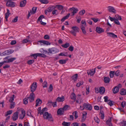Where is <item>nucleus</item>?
Returning <instances> with one entry per match:
<instances>
[{
	"instance_id": "obj_11",
	"label": "nucleus",
	"mask_w": 126,
	"mask_h": 126,
	"mask_svg": "<svg viewBox=\"0 0 126 126\" xmlns=\"http://www.w3.org/2000/svg\"><path fill=\"white\" fill-rule=\"evenodd\" d=\"M27 97L29 102H32L34 100L35 94L33 93H32L30 94V96Z\"/></svg>"
},
{
	"instance_id": "obj_35",
	"label": "nucleus",
	"mask_w": 126,
	"mask_h": 126,
	"mask_svg": "<svg viewBox=\"0 0 126 126\" xmlns=\"http://www.w3.org/2000/svg\"><path fill=\"white\" fill-rule=\"evenodd\" d=\"M71 124L70 122H67L64 121L62 124L63 126H69Z\"/></svg>"
},
{
	"instance_id": "obj_2",
	"label": "nucleus",
	"mask_w": 126,
	"mask_h": 126,
	"mask_svg": "<svg viewBox=\"0 0 126 126\" xmlns=\"http://www.w3.org/2000/svg\"><path fill=\"white\" fill-rule=\"evenodd\" d=\"M72 30L70 32L71 33L76 36V33L79 32V28L76 26H74L71 27Z\"/></svg>"
},
{
	"instance_id": "obj_55",
	"label": "nucleus",
	"mask_w": 126,
	"mask_h": 126,
	"mask_svg": "<svg viewBox=\"0 0 126 126\" xmlns=\"http://www.w3.org/2000/svg\"><path fill=\"white\" fill-rule=\"evenodd\" d=\"M83 81H81L79 82H78V83H77L76 84V86L78 87H79L80 86L82 85L83 84Z\"/></svg>"
},
{
	"instance_id": "obj_18",
	"label": "nucleus",
	"mask_w": 126,
	"mask_h": 126,
	"mask_svg": "<svg viewBox=\"0 0 126 126\" xmlns=\"http://www.w3.org/2000/svg\"><path fill=\"white\" fill-rule=\"evenodd\" d=\"M108 36L112 38H117V36L112 32H108L107 33Z\"/></svg>"
},
{
	"instance_id": "obj_12",
	"label": "nucleus",
	"mask_w": 126,
	"mask_h": 126,
	"mask_svg": "<svg viewBox=\"0 0 126 126\" xmlns=\"http://www.w3.org/2000/svg\"><path fill=\"white\" fill-rule=\"evenodd\" d=\"M18 113L17 111L15 112L13 114L12 117V119L13 121H15L17 120L18 118Z\"/></svg>"
},
{
	"instance_id": "obj_17",
	"label": "nucleus",
	"mask_w": 126,
	"mask_h": 126,
	"mask_svg": "<svg viewBox=\"0 0 126 126\" xmlns=\"http://www.w3.org/2000/svg\"><path fill=\"white\" fill-rule=\"evenodd\" d=\"M96 31L98 33H101L104 32V30L103 29L98 27L96 28Z\"/></svg>"
},
{
	"instance_id": "obj_3",
	"label": "nucleus",
	"mask_w": 126,
	"mask_h": 126,
	"mask_svg": "<svg viewBox=\"0 0 126 126\" xmlns=\"http://www.w3.org/2000/svg\"><path fill=\"white\" fill-rule=\"evenodd\" d=\"M69 12L71 14V16H73L76 14L79 10L76 7H72L70 8L68 10Z\"/></svg>"
},
{
	"instance_id": "obj_47",
	"label": "nucleus",
	"mask_w": 126,
	"mask_h": 126,
	"mask_svg": "<svg viewBox=\"0 0 126 126\" xmlns=\"http://www.w3.org/2000/svg\"><path fill=\"white\" fill-rule=\"evenodd\" d=\"M13 112V111L12 110H10L8 111L5 114V116H7L11 114Z\"/></svg>"
},
{
	"instance_id": "obj_20",
	"label": "nucleus",
	"mask_w": 126,
	"mask_h": 126,
	"mask_svg": "<svg viewBox=\"0 0 126 126\" xmlns=\"http://www.w3.org/2000/svg\"><path fill=\"white\" fill-rule=\"evenodd\" d=\"M16 59V58H11L4 60V62L5 63H10L13 62Z\"/></svg>"
},
{
	"instance_id": "obj_8",
	"label": "nucleus",
	"mask_w": 126,
	"mask_h": 126,
	"mask_svg": "<svg viewBox=\"0 0 126 126\" xmlns=\"http://www.w3.org/2000/svg\"><path fill=\"white\" fill-rule=\"evenodd\" d=\"M37 88L36 82H33L31 86V91L32 93L35 91Z\"/></svg>"
},
{
	"instance_id": "obj_23",
	"label": "nucleus",
	"mask_w": 126,
	"mask_h": 126,
	"mask_svg": "<svg viewBox=\"0 0 126 126\" xmlns=\"http://www.w3.org/2000/svg\"><path fill=\"white\" fill-rule=\"evenodd\" d=\"M38 42L40 43H42L45 45H50V43L49 42L45 40H40L38 41Z\"/></svg>"
},
{
	"instance_id": "obj_36",
	"label": "nucleus",
	"mask_w": 126,
	"mask_h": 126,
	"mask_svg": "<svg viewBox=\"0 0 126 126\" xmlns=\"http://www.w3.org/2000/svg\"><path fill=\"white\" fill-rule=\"evenodd\" d=\"M70 46V44L69 43H66L65 44H64L62 45V47L65 48H67L68 47Z\"/></svg>"
},
{
	"instance_id": "obj_61",
	"label": "nucleus",
	"mask_w": 126,
	"mask_h": 126,
	"mask_svg": "<svg viewBox=\"0 0 126 126\" xmlns=\"http://www.w3.org/2000/svg\"><path fill=\"white\" fill-rule=\"evenodd\" d=\"M44 38L45 39L48 40L49 39L50 37L48 35L46 34L44 35Z\"/></svg>"
},
{
	"instance_id": "obj_22",
	"label": "nucleus",
	"mask_w": 126,
	"mask_h": 126,
	"mask_svg": "<svg viewBox=\"0 0 126 126\" xmlns=\"http://www.w3.org/2000/svg\"><path fill=\"white\" fill-rule=\"evenodd\" d=\"M26 3V0H23L21 1L20 3L19 6L20 7H22L25 6Z\"/></svg>"
},
{
	"instance_id": "obj_30",
	"label": "nucleus",
	"mask_w": 126,
	"mask_h": 126,
	"mask_svg": "<svg viewBox=\"0 0 126 126\" xmlns=\"http://www.w3.org/2000/svg\"><path fill=\"white\" fill-rule=\"evenodd\" d=\"M111 118H110L107 120L106 121V124L107 125H109V126L112 125V123H111Z\"/></svg>"
},
{
	"instance_id": "obj_40",
	"label": "nucleus",
	"mask_w": 126,
	"mask_h": 126,
	"mask_svg": "<svg viewBox=\"0 0 126 126\" xmlns=\"http://www.w3.org/2000/svg\"><path fill=\"white\" fill-rule=\"evenodd\" d=\"M69 107V106L67 105H65L63 106V108H63V110L64 111L68 110Z\"/></svg>"
},
{
	"instance_id": "obj_48",
	"label": "nucleus",
	"mask_w": 126,
	"mask_h": 126,
	"mask_svg": "<svg viewBox=\"0 0 126 126\" xmlns=\"http://www.w3.org/2000/svg\"><path fill=\"white\" fill-rule=\"evenodd\" d=\"M39 1L43 4H47L48 3V1L47 0H39Z\"/></svg>"
},
{
	"instance_id": "obj_54",
	"label": "nucleus",
	"mask_w": 126,
	"mask_h": 126,
	"mask_svg": "<svg viewBox=\"0 0 126 126\" xmlns=\"http://www.w3.org/2000/svg\"><path fill=\"white\" fill-rule=\"evenodd\" d=\"M34 62V60H29L27 61V63L28 64L31 65Z\"/></svg>"
},
{
	"instance_id": "obj_62",
	"label": "nucleus",
	"mask_w": 126,
	"mask_h": 126,
	"mask_svg": "<svg viewBox=\"0 0 126 126\" xmlns=\"http://www.w3.org/2000/svg\"><path fill=\"white\" fill-rule=\"evenodd\" d=\"M18 17L16 16L14 18L12 21L13 22H16L17 21Z\"/></svg>"
},
{
	"instance_id": "obj_51",
	"label": "nucleus",
	"mask_w": 126,
	"mask_h": 126,
	"mask_svg": "<svg viewBox=\"0 0 126 126\" xmlns=\"http://www.w3.org/2000/svg\"><path fill=\"white\" fill-rule=\"evenodd\" d=\"M100 113L101 115L100 116L101 118L102 119H103L104 118V115L103 111H100Z\"/></svg>"
},
{
	"instance_id": "obj_7",
	"label": "nucleus",
	"mask_w": 126,
	"mask_h": 126,
	"mask_svg": "<svg viewBox=\"0 0 126 126\" xmlns=\"http://www.w3.org/2000/svg\"><path fill=\"white\" fill-rule=\"evenodd\" d=\"M11 1L8 0L6 2V5L7 7H14L15 6V3Z\"/></svg>"
},
{
	"instance_id": "obj_32",
	"label": "nucleus",
	"mask_w": 126,
	"mask_h": 126,
	"mask_svg": "<svg viewBox=\"0 0 126 126\" xmlns=\"http://www.w3.org/2000/svg\"><path fill=\"white\" fill-rule=\"evenodd\" d=\"M70 98L71 99L75 100L76 98V96L74 93H72L71 94L70 96Z\"/></svg>"
},
{
	"instance_id": "obj_27",
	"label": "nucleus",
	"mask_w": 126,
	"mask_h": 126,
	"mask_svg": "<svg viewBox=\"0 0 126 126\" xmlns=\"http://www.w3.org/2000/svg\"><path fill=\"white\" fill-rule=\"evenodd\" d=\"M64 96H62L61 97H58L56 99V101L58 102H63L64 100Z\"/></svg>"
},
{
	"instance_id": "obj_6",
	"label": "nucleus",
	"mask_w": 126,
	"mask_h": 126,
	"mask_svg": "<svg viewBox=\"0 0 126 126\" xmlns=\"http://www.w3.org/2000/svg\"><path fill=\"white\" fill-rule=\"evenodd\" d=\"M122 87V85L120 84H119L116 86L114 87L112 89L113 93L114 94L117 93L118 92L119 90V88Z\"/></svg>"
},
{
	"instance_id": "obj_34",
	"label": "nucleus",
	"mask_w": 126,
	"mask_h": 126,
	"mask_svg": "<svg viewBox=\"0 0 126 126\" xmlns=\"http://www.w3.org/2000/svg\"><path fill=\"white\" fill-rule=\"evenodd\" d=\"M85 27L83 25H82L81 26L80 28L82 30L83 33L84 34H85L86 33V32L85 29Z\"/></svg>"
},
{
	"instance_id": "obj_1",
	"label": "nucleus",
	"mask_w": 126,
	"mask_h": 126,
	"mask_svg": "<svg viewBox=\"0 0 126 126\" xmlns=\"http://www.w3.org/2000/svg\"><path fill=\"white\" fill-rule=\"evenodd\" d=\"M43 116L45 119H48L51 121H53V119L51 114L47 112H46L44 113Z\"/></svg>"
},
{
	"instance_id": "obj_25",
	"label": "nucleus",
	"mask_w": 126,
	"mask_h": 126,
	"mask_svg": "<svg viewBox=\"0 0 126 126\" xmlns=\"http://www.w3.org/2000/svg\"><path fill=\"white\" fill-rule=\"evenodd\" d=\"M56 8V7L53 6H51L49 7L47 9L48 12H51L53 10Z\"/></svg>"
},
{
	"instance_id": "obj_60",
	"label": "nucleus",
	"mask_w": 126,
	"mask_h": 126,
	"mask_svg": "<svg viewBox=\"0 0 126 126\" xmlns=\"http://www.w3.org/2000/svg\"><path fill=\"white\" fill-rule=\"evenodd\" d=\"M43 87L44 88L46 87H47V84L46 81H44V82L43 83Z\"/></svg>"
},
{
	"instance_id": "obj_26",
	"label": "nucleus",
	"mask_w": 126,
	"mask_h": 126,
	"mask_svg": "<svg viewBox=\"0 0 126 126\" xmlns=\"http://www.w3.org/2000/svg\"><path fill=\"white\" fill-rule=\"evenodd\" d=\"M70 14V13H68L66 16L63 17L61 19V21L63 22H64L65 20L68 19L69 17Z\"/></svg>"
},
{
	"instance_id": "obj_49",
	"label": "nucleus",
	"mask_w": 126,
	"mask_h": 126,
	"mask_svg": "<svg viewBox=\"0 0 126 126\" xmlns=\"http://www.w3.org/2000/svg\"><path fill=\"white\" fill-rule=\"evenodd\" d=\"M114 71H110V78H113L114 75Z\"/></svg>"
},
{
	"instance_id": "obj_37",
	"label": "nucleus",
	"mask_w": 126,
	"mask_h": 126,
	"mask_svg": "<svg viewBox=\"0 0 126 126\" xmlns=\"http://www.w3.org/2000/svg\"><path fill=\"white\" fill-rule=\"evenodd\" d=\"M78 74H76L74 75L72 77V79L74 80L75 81H76L77 80L78 78Z\"/></svg>"
},
{
	"instance_id": "obj_52",
	"label": "nucleus",
	"mask_w": 126,
	"mask_h": 126,
	"mask_svg": "<svg viewBox=\"0 0 126 126\" xmlns=\"http://www.w3.org/2000/svg\"><path fill=\"white\" fill-rule=\"evenodd\" d=\"M110 101L109 102H108V104L110 106H111L113 105L114 102L110 100H108V101Z\"/></svg>"
},
{
	"instance_id": "obj_59",
	"label": "nucleus",
	"mask_w": 126,
	"mask_h": 126,
	"mask_svg": "<svg viewBox=\"0 0 126 126\" xmlns=\"http://www.w3.org/2000/svg\"><path fill=\"white\" fill-rule=\"evenodd\" d=\"M15 105V103L14 102H12L10 106V108L11 109H13Z\"/></svg>"
},
{
	"instance_id": "obj_56",
	"label": "nucleus",
	"mask_w": 126,
	"mask_h": 126,
	"mask_svg": "<svg viewBox=\"0 0 126 126\" xmlns=\"http://www.w3.org/2000/svg\"><path fill=\"white\" fill-rule=\"evenodd\" d=\"M95 121L98 124L100 121L99 119L97 117H96L94 118Z\"/></svg>"
},
{
	"instance_id": "obj_46",
	"label": "nucleus",
	"mask_w": 126,
	"mask_h": 126,
	"mask_svg": "<svg viewBox=\"0 0 126 126\" xmlns=\"http://www.w3.org/2000/svg\"><path fill=\"white\" fill-rule=\"evenodd\" d=\"M73 114L74 115L75 119H77L78 117V112L77 111L74 112Z\"/></svg>"
},
{
	"instance_id": "obj_43",
	"label": "nucleus",
	"mask_w": 126,
	"mask_h": 126,
	"mask_svg": "<svg viewBox=\"0 0 126 126\" xmlns=\"http://www.w3.org/2000/svg\"><path fill=\"white\" fill-rule=\"evenodd\" d=\"M31 56H33L34 59H36L38 56L39 57V53H35L32 54L31 55Z\"/></svg>"
},
{
	"instance_id": "obj_57",
	"label": "nucleus",
	"mask_w": 126,
	"mask_h": 126,
	"mask_svg": "<svg viewBox=\"0 0 126 126\" xmlns=\"http://www.w3.org/2000/svg\"><path fill=\"white\" fill-rule=\"evenodd\" d=\"M114 75L116 76H118L120 75V71L117 70L116 71L114 72Z\"/></svg>"
},
{
	"instance_id": "obj_29",
	"label": "nucleus",
	"mask_w": 126,
	"mask_h": 126,
	"mask_svg": "<svg viewBox=\"0 0 126 126\" xmlns=\"http://www.w3.org/2000/svg\"><path fill=\"white\" fill-rule=\"evenodd\" d=\"M87 113L86 112H85L84 114H83L82 115V117L81 119V121L82 122H84L86 118Z\"/></svg>"
},
{
	"instance_id": "obj_39",
	"label": "nucleus",
	"mask_w": 126,
	"mask_h": 126,
	"mask_svg": "<svg viewBox=\"0 0 126 126\" xmlns=\"http://www.w3.org/2000/svg\"><path fill=\"white\" fill-rule=\"evenodd\" d=\"M85 10L83 9L81 10L80 11L79 13V14L81 16L83 15L85 13Z\"/></svg>"
},
{
	"instance_id": "obj_15",
	"label": "nucleus",
	"mask_w": 126,
	"mask_h": 126,
	"mask_svg": "<svg viewBox=\"0 0 126 126\" xmlns=\"http://www.w3.org/2000/svg\"><path fill=\"white\" fill-rule=\"evenodd\" d=\"M44 18L45 17L43 15H42L39 16L38 19V20L40 22L41 24L43 25H45L46 24V23L42 21L41 20L42 19Z\"/></svg>"
},
{
	"instance_id": "obj_44",
	"label": "nucleus",
	"mask_w": 126,
	"mask_h": 126,
	"mask_svg": "<svg viewBox=\"0 0 126 126\" xmlns=\"http://www.w3.org/2000/svg\"><path fill=\"white\" fill-rule=\"evenodd\" d=\"M28 97L25 98L23 100V103L25 104H27L28 102Z\"/></svg>"
},
{
	"instance_id": "obj_5",
	"label": "nucleus",
	"mask_w": 126,
	"mask_h": 126,
	"mask_svg": "<svg viewBox=\"0 0 126 126\" xmlns=\"http://www.w3.org/2000/svg\"><path fill=\"white\" fill-rule=\"evenodd\" d=\"M48 53L55 54L58 53L59 51V50L55 47H52L48 49Z\"/></svg>"
},
{
	"instance_id": "obj_42",
	"label": "nucleus",
	"mask_w": 126,
	"mask_h": 126,
	"mask_svg": "<svg viewBox=\"0 0 126 126\" xmlns=\"http://www.w3.org/2000/svg\"><path fill=\"white\" fill-rule=\"evenodd\" d=\"M52 13L53 15H57L58 14L57 10L56 9H54V10L52 11Z\"/></svg>"
},
{
	"instance_id": "obj_41",
	"label": "nucleus",
	"mask_w": 126,
	"mask_h": 126,
	"mask_svg": "<svg viewBox=\"0 0 126 126\" xmlns=\"http://www.w3.org/2000/svg\"><path fill=\"white\" fill-rule=\"evenodd\" d=\"M53 89V86L52 84H51L50 85L48 89V91L49 92H51Z\"/></svg>"
},
{
	"instance_id": "obj_13",
	"label": "nucleus",
	"mask_w": 126,
	"mask_h": 126,
	"mask_svg": "<svg viewBox=\"0 0 126 126\" xmlns=\"http://www.w3.org/2000/svg\"><path fill=\"white\" fill-rule=\"evenodd\" d=\"M62 108L58 109L57 111V114L58 115H63L64 113V111Z\"/></svg>"
},
{
	"instance_id": "obj_50",
	"label": "nucleus",
	"mask_w": 126,
	"mask_h": 126,
	"mask_svg": "<svg viewBox=\"0 0 126 126\" xmlns=\"http://www.w3.org/2000/svg\"><path fill=\"white\" fill-rule=\"evenodd\" d=\"M7 12L5 14V18H8L10 14L9 10L8 9L7 10Z\"/></svg>"
},
{
	"instance_id": "obj_58",
	"label": "nucleus",
	"mask_w": 126,
	"mask_h": 126,
	"mask_svg": "<svg viewBox=\"0 0 126 126\" xmlns=\"http://www.w3.org/2000/svg\"><path fill=\"white\" fill-rule=\"evenodd\" d=\"M52 102L50 101H48L47 103V106L50 107L52 105Z\"/></svg>"
},
{
	"instance_id": "obj_53",
	"label": "nucleus",
	"mask_w": 126,
	"mask_h": 126,
	"mask_svg": "<svg viewBox=\"0 0 126 126\" xmlns=\"http://www.w3.org/2000/svg\"><path fill=\"white\" fill-rule=\"evenodd\" d=\"M115 17L117 20H121L122 19L121 16L118 15H115Z\"/></svg>"
},
{
	"instance_id": "obj_19",
	"label": "nucleus",
	"mask_w": 126,
	"mask_h": 126,
	"mask_svg": "<svg viewBox=\"0 0 126 126\" xmlns=\"http://www.w3.org/2000/svg\"><path fill=\"white\" fill-rule=\"evenodd\" d=\"M25 111L23 110L21 111V113L19 115V118L21 119H23L25 117Z\"/></svg>"
},
{
	"instance_id": "obj_16",
	"label": "nucleus",
	"mask_w": 126,
	"mask_h": 126,
	"mask_svg": "<svg viewBox=\"0 0 126 126\" xmlns=\"http://www.w3.org/2000/svg\"><path fill=\"white\" fill-rule=\"evenodd\" d=\"M96 68L92 69V70H88L87 73L88 75H90L91 76H93L95 73V69Z\"/></svg>"
},
{
	"instance_id": "obj_31",
	"label": "nucleus",
	"mask_w": 126,
	"mask_h": 126,
	"mask_svg": "<svg viewBox=\"0 0 126 126\" xmlns=\"http://www.w3.org/2000/svg\"><path fill=\"white\" fill-rule=\"evenodd\" d=\"M120 94L122 95H125L126 94V90L124 89H122L120 91Z\"/></svg>"
},
{
	"instance_id": "obj_28",
	"label": "nucleus",
	"mask_w": 126,
	"mask_h": 126,
	"mask_svg": "<svg viewBox=\"0 0 126 126\" xmlns=\"http://www.w3.org/2000/svg\"><path fill=\"white\" fill-rule=\"evenodd\" d=\"M104 82L105 83H108L110 82V79L108 77H104Z\"/></svg>"
},
{
	"instance_id": "obj_45",
	"label": "nucleus",
	"mask_w": 126,
	"mask_h": 126,
	"mask_svg": "<svg viewBox=\"0 0 126 126\" xmlns=\"http://www.w3.org/2000/svg\"><path fill=\"white\" fill-rule=\"evenodd\" d=\"M58 55L59 56H67V52H61L60 54H59Z\"/></svg>"
},
{
	"instance_id": "obj_63",
	"label": "nucleus",
	"mask_w": 126,
	"mask_h": 126,
	"mask_svg": "<svg viewBox=\"0 0 126 126\" xmlns=\"http://www.w3.org/2000/svg\"><path fill=\"white\" fill-rule=\"evenodd\" d=\"M68 50L71 51H73L74 50V47H73L72 46H71L69 47Z\"/></svg>"
},
{
	"instance_id": "obj_14",
	"label": "nucleus",
	"mask_w": 126,
	"mask_h": 126,
	"mask_svg": "<svg viewBox=\"0 0 126 126\" xmlns=\"http://www.w3.org/2000/svg\"><path fill=\"white\" fill-rule=\"evenodd\" d=\"M107 8L109 12L114 14L116 13V10L113 7L109 6Z\"/></svg>"
},
{
	"instance_id": "obj_64",
	"label": "nucleus",
	"mask_w": 126,
	"mask_h": 126,
	"mask_svg": "<svg viewBox=\"0 0 126 126\" xmlns=\"http://www.w3.org/2000/svg\"><path fill=\"white\" fill-rule=\"evenodd\" d=\"M72 126H79V125L78 123L75 122L72 124Z\"/></svg>"
},
{
	"instance_id": "obj_10",
	"label": "nucleus",
	"mask_w": 126,
	"mask_h": 126,
	"mask_svg": "<svg viewBox=\"0 0 126 126\" xmlns=\"http://www.w3.org/2000/svg\"><path fill=\"white\" fill-rule=\"evenodd\" d=\"M14 51L13 50L10 49L5 51L3 52L2 54L3 56H6L10 54Z\"/></svg>"
},
{
	"instance_id": "obj_24",
	"label": "nucleus",
	"mask_w": 126,
	"mask_h": 126,
	"mask_svg": "<svg viewBox=\"0 0 126 126\" xmlns=\"http://www.w3.org/2000/svg\"><path fill=\"white\" fill-rule=\"evenodd\" d=\"M35 102H36V105L35 106V107L37 106L39 104H41L42 103V100L39 98L37 99L36 100Z\"/></svg>"
},
{
	"instance_id": "obj_4",
	"label": "nucleus",
	"mask_w": 126,
	"mask_h": 126,
	"mask_svg": "<svg viewBox=\"0 0 126 126\" xmlns=\"http://www.w3.org/2000/svg\"><path fill=\"white\" fill-rule=\"evenodd\" d=\"M37 8L35 7H33L32 8V10H31L30 11H28V14L27 16V18L28 19L29 18V17L31 15L34 14L36 12L37 10Z\"/></svg>"
},
{
	"instance_id": "obj_38",
	"label": "nucleus",
	"mask_w": 126,
	"mask_h": 126,
	"mask_svg": "<svg viewBox=\"0 0 126 126\" xmlns=\"http://www.w3.org/2000/svg\"><path fill=\"white\" fill-rule=\"evenodd\" d=\"M56 6L57 8V9L60 10H63L64 8L63 6L60 5H56Z\"/></svg>"
},
{
	"instance_id": "obj_9",
	"label": "nucleus",
	"mask_w": 126,
	"mask_h": 126,
	"mask_svg": "<svg viewBox=\"0 0 126 126\" xmlns=\"http://www.w3.org/2000/svg\"><path fill=\"white\" fill-rule=\"evenodd\" d=\"M83 105L84 107L87 110H91L92 109V106L90 104L85 103L83 104Z\"/></svg>"
},
{
	"instance_id": "obj_33",
	"label": "nucleus",
	"mask_w": 126,
	"mask_h": 126,
	"mask_svg": "<svg viewBox=\"0 0 126 126\" xmlns=\"http://www.w3.org/2000/svg\"><path fill=\"white\" fill-rule=\"evenodd\" d=\"M67 60L68 59L65 60H60L59 61V62L60 63L63 64L65 63Z\"/></svg>"
},
{
	"instance_id": "obj_21",
	"label": "nucleus",
	"mask_w": 126,
	"mask_h": 126,
	"mask_svg": "<svg viewBox=\"0 0 126 126\" xmlns=\"http://www.w3.org/2000/svg\"><path fill=\"white\" fill-rule=\"evenodd\" d=\"M105 89L103 87H100L99 88V93L101 94H103L105 92Z\"/></svg>"
}]
</instances>
